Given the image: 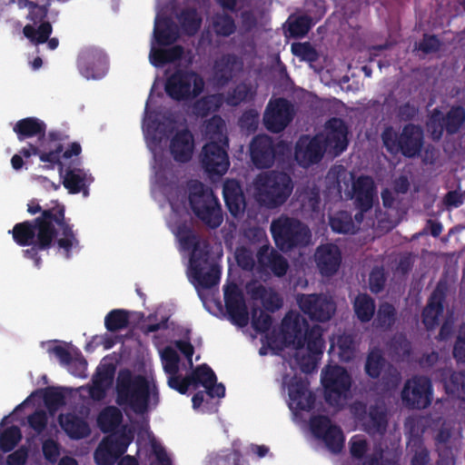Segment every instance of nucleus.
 I'll use <instances>...</instances> for the list:
<instances>
[{
	"label": "nucleus",
	"instance_id": "cd10ccee",
	"mask_svg": "<svg viewBox=\"0 0 465 465\" xmlns=\"http://www.w3.org/2000/svg\"><path fill=\"white\" fill-rule=\"evenodd\" d=\"M82 152V147L79 143H71L66 150L64 151L62 143H57L48 152H42L40 154V161L47 163L45 165L46 169H54L55 165L58 166L59 175H63L64 164L61 162V158L70 159L73 156H78Z\"/></svg>",
	"mask_w": 465,
	"mask_h": 465
},
{
	"label": "nucleus",
	"instance_id": "0e129e2a",
	"mask_svg": "<svg viewBox=\"0 0 465 465\" xmlns=\"http://www.w3.org/2000/svg\"><path fill=\"white\" fill-rule=\"evenodd\" d=\"M115 373V367L113 364H104L96 369L94 375L93 376V381L104 384L109 387L114 380Z\"/></svg>",
	"mask_w": 465,
	"mask_h": 465
},
{
	"label": "nucleus",
	"instance_id": "b1692460",
	"mask_svg": "<svg viewBox=\"0 0 465 465\" xmlns=\"http://www.w3.org/2000/svg\"><path fill=\"white\" fill-rule=\"evenodd\" d=\"M348 134V127L342 119H329L325 124V137L322 139L325 149L332 151L335 155L343 153L349 144Z\"/></svg>",
	"mask_w": 465,
	"mask_h": 465
},
{
	"label": "nucleus",
	"instance_id": "4be33fe9",
	"mask_svg": "<svg viewBox=\"0 0 465 465\" xmlns=\"http://www.w3.org/2000/svg\"><path fill=\"white\" fill-rule=\"evenodd\" d=\"M365 374L372 379L378 380L382 375V383L387 387H394L397 380L396 371L386 360L383 351L373 347L367 353L364 363Z\"/></svg>",
	"mask_w": 465,
	"mask_h": 465
},
{
	"label": "nucleus",
	"instance_id": "393cba45",
	"mask_svg": "<svg viewBox=\"0 0 465 465\" xmlns=\"http://www.w3.org/2000/svg\"><path fill=\"white\" fill-rule=\"evenodd\" d=\"M256 258L259 272H271L276 277H283L287 273L288 261L274 248L269 245L261 246Z\"/></svg>",
	"mask_w": 465,
	"mask_h": 465
},
{
	"label": "nucleus",
	"instance_id": "0eeeda50",
	"mask_svg": "<svg viewBox=\"0 0 465 465\" xmlns=\"http://www.w3.org/2000/svg\"><path fill=\"white\" fill-rule=\"evenodd\" d=\"M381 137L388 153H401L406 158L419 156L424 144L423 130L413 124H405L400 134L392 126H386Z\"/></svg>",
	"mask_w": 465,
	"mask_h": 465
},
{
	"label": "nucleus",
	"instance_id": "7ed1b4c3",
	"mask_svg": "<svg viewBox=\"0 0 465 465\" xmlns=\"http://www.w3.org/2000/svg\"><path fill=\"white\" fill-rule=\"evenodd\" d=\"M118 406L132 410L136 414H143L150 404V383L145 376L133 374L129 369L119 371L115 382Z\"/></svg>",
	"mask_w": 465,
	"mask_h": 465
},
{
	"label": "nucleus",
	"instance_id": "423d86ee",
	"mask_svg": "<svg viewBox=\"0 0 465 465\" xmlns=\"http://www.w3.org/2000/svg\"><path fill=\"white\" fill-rule=\"evenodd\" d=\"M270 231L275 245L283 252L306 246L312 238L310 229L299 219L281 214L271 223Z\"/></svg>",
	"mask_w": 465,
	"mask_h": 465
},
{
	"label": "nucleus",
	"instance_id": "6ab92c4d",
	"mask_svg": "<svg viewBox=\"0 0 465 465\" xmlns=\"http://www.w3.org/2000/svg\"><path fill=\"white\" fill-rule=\"evenodd\" d=\"M108 58L105 53L96 47L82 49L77 57V68L86 79H100L107 72Z\"/></svg>",
	"mask_w": 465,
	"mask_h": 465
},
{
	"label": "nucleus",
	"instance_id": "864d4df0",
	"mask_svg": "<svg viewBox=\"0 0 465 465\" xmlns=\"http://www.w3.org/2000/svg\"><path fill=\"white\" fill-rule=\"evenodd\" d=\"M445 389L449 394L465 400V370L453 371L445 382Z\"/></svg>",
	"mask_w": 465,
	"mask_h": 465
},
{
	"label": "nucleus",
	"instance_id": "c9c22d12",
	"mask_svg": "<svg viewBox=\"0 0 465 465\" xmlns=\"http://www.w3.org/2000/svg\"><path fill=\"white\" fill-rule=\"evenodd\" d=\"M153 34L157 44L163 46L173 45L179 37L178 26L170 17L156 21Z\"/></svg>",
	"mask_w": 465,
	"mask_h": 465
},
{
	"label": "nucleus",
	"instance_id": "f03ea898",
	"mask_svg": "<svg viewBox=\"0 0 465 465\" xmlns=\"http://www.w3.org/2000/svg\"><path fill=\"white\" fill-rule=\"evenodd\" d=\"M179 241L184 251L191 252L189 275L195 287L211 289L217 285L221 278V270L218 265L210 262V243L201 239L191 229L181 232Z\"/></svg>",
	"mask_w": 465,
	"mask_h": 465
},
{
	"label": "nucleus",
	"instance_id": "c85d7f7f",
	"mask_svg": "<svg viewBox=\"0 0 465 465\" xmlns=\"http://www.w3.org/2000/svg\"><path fill=\"white\" fill-rule=\"evenodd\" d=\"M193 151V136L187 129L178 131L170 143V152L173 159L179 163L191 160Z\"/></svg>",
	"mask_w": 465,
	"mask_h": 465
},
{
	"label": "nucleus",
	"instance_id": "2eb2a0df",
	"mask_svg": "<svg viewBox=\"0 0 465 465\" xmlns=\"http://www.w3.org/2000/svg\"><path fill=\"white\" fill-rule=\"evenodd\" d=\"M32 5L26 16L31 24L25 25L23 34L33 45H39L45 44L53 32L52 24L46 20L50 4Z\"/></svg>",
	"mask_w": 465,
	"mask_h": 465
},
{
	"label": "nucleus",
	"instance_id": "a18cd8bd",
	"mask_svg": "<svg viewBox=\"0 0 465 465\" xmlns=\"http://www.w3.org/2000/svg\"><path fill=\"white\" fill-rule=\"evenodd\" d=\"M48 352L55 355V357L59 360L60 363L63 365H76L77 371H72V373H74V375H80L81 372L84 371L86 369L87 362L84 358L76 359L74 361L70 351L61 345H55L54 347L49 348Z\"/></svg>",
	"mask_w": 465,
	"mask_h": 465
},
{
	"label": "nucleus",
	"instance_id": "774afa93",
	"mask_svg": "<svg viewBox=\"0 0 465 465\" xmlns=\"http://www.w3.org/2000/svg\"><path fill=\"white\" fill-rule=\"evenodd\" d=\"M453 357L458 362H465V325H462L459 330L453 347Z\"/></svg>",
	"mask_w": 465,
	"mask_h": 465
},
{
	"label": "nucleus",
	"instance_id": "49530a36",
	"mask_svg": "<svg viewBox=\"0 0 465 465\" xmlns=\"http://www.w3.org/2000/svg\"><path fill=\"white\" fill-rule=\"evenodd\" d=\"M411 458L410 465H430V453L421 438H413L409 442Z\"/></svg>",
	"mask_w": 465,
	"mask_h": 465
},
{
	"label": "nucleus",
	"instance_id": "4c0bfd02",
	"mask_svg": "<svg viewBox=\"0 0 465 465\" xmlns=\"http://www.w3.org/2000/svg\"><path fill=\"white\" fill-rule=\"evenodd\" d=\"M123 421V414L115 406L104 408L97 416V425L102 432H114Z\"/></svg>",
	"mask_w": 465,
	"mask_h": 465
},
{
	"label": "nucleus",
	"instance_id": "09e8293b",
	"mask_svg": "<svg viewBox=\"0 0 465 465\" xmlns=\"http://www.w3.org/2000/svg\"><path fill=\"white\" fill-rule=\"evenodd\" d=\"M192 385H202L205 389L217 381V377L212 368L206 363L201 364L189 374Z\"/></svg>",
	"mask_w": 465,
	"mask_h": 465
},
{
	"label": "nucleus",
	"instance_id": "c756f323",
	"mask_svg": "<svg viewBox=\"0 0 465 465\" xmlns=\"http://www.w3.org/2000/svg\"><path fill=\"white\" fill-rule=\"evenodd\" d=\"M223 195L230 213L236 217L245 207V197L240 183L235 179H228L223 186Z\"/></svg>",
	"mask_w": 465,
	"mask_h": 465
},
{
	"label": "nucleus",
	"instance_id": "7c9ffc66",
	"mask_svg": "<svg viewBox=\"0 0 465 465\" xmlns=\"http://www.w3.org/2000/svg\"><path fill=\"white\" fill-rule=\"evenodd\" d=\"M445 293L437 288L430 295L426 307L422 311V322L428 331L439 325L440 317L443 313Z\"/></svg>",
	"mask_w": 465,
	"mask_h": 465
},
{
	"label": "nucleus",
	"instance_id": "c03bdc74",
	"mask_svg": "<svg viewBox=\"0 0 465 465\" xmlns=\"http://www.w3.org/2000/svg\"><path fill=\"white\" fill-rule=\"evenodd\" d=\"M130 323L129 312L124 309H114L104 318V326L107 331L116 332L126 329Z\"/></svg>",
	"mask_w": 465,
	"mask_h": 465
},
{
	"label": "nucleus",
	"instance_id": "e2e57ef3",
	"mask_svg": "<svg viewBox=\"0 0 465 465\" xmlns=\"http://www.w3.org/2000/svg\"><path fill=\"white\" fill-rule=\"evenodd\" d=\"M162 359L163 370L169 376L178 373L180 358L174 349L166 347L162 353Z\"/></svg>",
	"mask_w": 465,
	"mask_h": 465
},
{
	"label": "nucleus",
	"instance_id": "680f3d73",
	"mask_svg": "<svg viewBox=\"0 0 465 465\" xmlns=\"http://www.w3.org/2000/svg\"><path fill=\"white\" fill-rule=\"evenodd\" d=\"M387 282V275L382 266H375L369 274L370 291L378 294L384 290Z\"/></svg>",
	"mask_w": 465,
	"mask_h": 465
},
{
	"label": "nucleus",
	"instance_id": "dca6fc26",
	"mask_svg": "<svg viewBox=\"0 0 465 465\" xmlns=\"http://www.w3.org/2000/svg\"><path fill=\"white\" fill-rule=\"evenodd\" d=\"M228 147L216 141H209L203 146L199 159L203 169L210 176H223L227 173L230 167Z\"/></svg>",
	"mask_w": 465,
	"mask_h": 465
},
{
	"label": "nucleus",
	"instance_id": "72a5a7b5",
	"mask_svg": "<svg viewBox=\"0 0 465 465\" xmlns=\"http://www.w3.org/2000/svg\"><path fill=\"white\" fill-rule=\"evenodd\" d=\"M60 177L63 179V185L70 193L76 194L80 192L85 193L87 192L88 174L84 169L64 167L63 175Z\"/></svg>",
	"mask_w": 465,
	"mask_h": 465
},
{
	"label": "nucleus",
	"instance_id": "f257e3e1",
	"mask_svg": "<svg viewBox=\"0 0 465 465\" xmlns=\"http://www.w3.org/2000/svg\"><path fill=\"white\" fill-rule=\"evenodd\" d=\"M27 212L40 215L15 224L10 232L17 245L30 246L22 251L23 256L32 260L36 268L42 266L40 252H48L54 247L68 260L73 250L80 249L74 225L65 217V206L58 200L41 206L36 199H33L27 203Z\"/></svg>",
	"mask_w": 465,
	"mask_h": 465
},
{
	"label": "nucleus",
	"instance_id": "9b49d317",
	"mask_svg": "<svg viewBox=\"0 0 465 465\" xmlns=\"http://www.w3.org/2000/svg\"><path fill=\"white\" fill-rule=\"evenodd\" d=\"M325 401L332 407H342L351 387V377L344 367H329L322 375Z\"/></svg>",
	"mask_w": 465,
	"mask_h": 465
},
{
	"label": "nucleus",
	"instance_id": "bf43d9fd",
	"mask_svg": "<svg viewBox=\"0 0 465 465\" xmlns=\"http://www.w3.org/2000/svg\"><path fill=\"white\" fill-rule=\"evenodd\" d=\"M104 447L107 448L114 455L120 458L127 450L129 441L126 440L124 435L111 434L104 438L101 441Z\"/></svg>",
	"mask_w": 465,
	"mask_h": 465
},
{
	"label": "nucleus",
	"instance_id": "a878e982",
	"mask_svg": "<svg viewBox=\"0 0 465 465\" xmlns=\"http://www.w3.org/2000/svg\"><path fill=\"white\" fill-rule=\"evenodd\" d=\"M224 303L231 322L239 327H245L249 322V312L236 285L224 289Z\"/></svg>",
	"mask_w": 465,
	"mask_h": 465
},
{
	"label": "nucleus",
	"instance_id": "a19ab883",
	"mask_svg": "<svg viewBox=\"0 0 465 465\" xmlns=\"http://www.w3.org/2000/svg\"><path fill=\"white\" fill-rule=\"evenodd\" d=\"M375 301L367 293H359L353 302V310L361 322H369L375 313Z\"/></svg>",
	"mask_w": 465,
	"mask_h": 465
},
{
	"label": "nucleus",
	"instance_id": "f3484780",
	"mask_svg": "<svg viewBox=\"0 0 465 465\" xmlns=\"http://www.w3.org/2000/svg\"><path fill=\"white\" fill-rule=\"evenodd\" d=\"M310 425L313 435L322 440L331 452L338 454L342 450L345 441L343 431L340 426L332 424L328 416L313 417Z\"/></svg>",
	"mask_w": 465,
	"mask_h": 465
},
{
	"label": "nucleus",
	"instance_id": "a211bd4d",
	"mask_svg": "<svg viewBox=\"0 0 465 465\" xmlns=\"http://www.w3.org/2000/svg\"><path fill=\"white\" fill-rule=\"evenodd\" d=\"M465 123V109L460 105L452 106L446 114L435 109L431 115L430 131L433 139L440 140L443 133L452 135L460 132Z\"/></svg>",
	"mask_w": 465,
	"mask_h": 465
},
{
	"label": "nucleus",
	"instance_id": "052dcab7",
	"mask_svg": "<svg viewBox=\"0 0 465 465\" xmlns=\"http://www.w3.org/2000/svg\"><path fill=\"white\" fill-rule=\"evenodd\" d=\"M252 314V326L257 332L265 333L271 329L272 318L265 311L254 308Z\"/></svg>",
	"mask_w": 465,
	"mask_h": 465
},
{
	"label": "nucleus",
	"instance_id": "5fc2aeb1",
	"mask_svg": "<svg viewBox=\"0 0 465 465\" xmlns=\"http://www.w3.org/2000/svg\"><path fill=\"white\" fill-rule=\"evenodd\" d=\"M22 433L20 429L15 426H10L4 430L0 434V451L7 453L11 451L21 440Z\"/></svg>",
	"mask_w": 465,
	"mask_h": 465
},
{
	"label": "nucleus",
	"instance_id": "2f4dec72",
	"mask_svg": "<svg viewBox=\"0 0 465 465\" xmlns=\"http://www.w3.org/2000/svg\"><path fill=\"white\" fill-rule=\"evenodd\" d=\"M58 420L61 428L71 439H84L89 436L91 432L87 421L75 413L68 412L65 414H60Z\"/></svg>",
	"mask_w": 465,
	"mask_h": 465
},
{
	"label": "nucleus",
	"instance_id": "e433bc0d",
	"mask_svg": "<svg viewBox=\"0 0 465 465\" xmlns=\"http://www.w3.org/2000/svg\"><path fill=\"white\" fill-rule=\"evenodd\" d=\"M237 57L227 54L216 61L214 65V79L218 85L224 86L233 78Z\"/></svg>",
	"mask_w": 465,
	"mask_h": 465
},
{
	"label": "nucleus",
	"instance_id": "69168bd1",
	"mask_svg": "<svg viewBox=\"0 0 465 465\" xmlns=\"http://www.w3.org/2000/svg\"><path fill=\"white\" fill-rule=\"evenodd\" d=\"M27 421L36 434H41L46 429L48 418L44 411L38 410L28 416Z\"/></svg>",
	"mask_w": 465,
	"mask_h": 465
},
{
	"label": "nucleus",
	"instance_id": "aec40b11",
	"mask_svg": "<svg viewBox=\"0 0 465 465\" xmlns=\"http://www.w3.org/2000/svg\"><path fill=\"white\" fill-rule=\"evenodd\" d=\"M294 117L293 105L285 98L271 100L264 112L265 127L272 133L283 131Z\"/></svg>",
	"mask_w": 465,
	"mask_h": 465
},
{
	"label": "nucleus",
	"instance_id": "603ef678",
	"mask_svg": "<svg viewBox=\"0 0 465 465\" xmlns=\"http://www.w3.org/2000/svg\"><path fill=\"white\" fill-rule=\"evenodd\" d=\"M252 96L251 86L247 84L241 83L225 94L224 102L230 106H237L252 99Z\"/></svg>",
	"mask_w": 465,
	"mask_h": 465
},
{
	"label": "nucleus",
	"instance_id": "6e6d98bb",
	"mask_svg": "<svg viewBox=\"0 0 465 465\" xmlns=\"http://www.w3.org/2000/svg\"><path fill=\"white\" fill-rule=\"evenodd\" d=\"M220 107V99L216 95H207L197 100L193 106L196 115L206 117L212 112H215Z\"/></svg>",
	"mask_w": 465,
	"mask_h": 465
},
{
	"label": "nucleus",
	"instance_id": "3c124183",
	"mask_svg": "<svg viewBox=\"0 0 465 465\" xmlns=\"http://www.w3.org/2000/svg\"><path fill=\"white\" fill-rule=\"evenodd\" d=\"M43 401L50 412L58 411L65 405V395L60 388L46 387L43 390Z\"/></svg>",
	"mask_w": 465,
	"mask_h": 465
},
{
	"label": "nucleus",
	"instance_id": "1a4fd4ad",
	"mask_svg": "<svg viewBox=\"0 0 465 465\" xmlns=\"http://www.w3.org/2000/svg\"><path fill=\"white\" fill-rule=\"evenodd\" d=\"M349 181H352L351 198L354 200L355 207L360 211L362 217L364 213L370 211L373 206L374 197L376 196V186L373 179L368 175H360L354 179V175L342 166L331 168L328 173V177L333 178L335 187L341 193L342 190L341 181H345L347 176Z\"/></svg>",
	"mask_w": 465,
	"mask_h": 465
},
{
	"label": "nucleus",
	"instance_id": "5701e85b",
	"mask_svg": "<svg viewBox=\"0 0 465 465\" xmlns=\"http://www.w3.org/2000/svg\"><path fill=\"white\" fill-rule=\"evenodd\" d=\"M325 151L321 137L316 135L311 138L308 135H302L296 143L294 158L301 166L309 167L319 163Z\"/></svg>",
	"mask_w": 465,
	"mask_h": 465
},
{
	"label": "nucleus",
	"instance_id": "9d476101",
	"mask_svg": "<svg viewBox=\"0 0 465 465\" xmlns=\"http://www.w3.org/2000/svg\"><path fill=\"white\" fill-rule=\"evenodd\" d=\"M204 89V80L193 70L176 69L166 79L164 90L174 101H187L198 97Z\"/></svg>",
	"mask_w": 465,
	"mask_h": 465
},
{
	"label": "nucleus",
	"instance_id": "13d9d810",
	"mask_svg": "<svg viewBox=\"0 0 465 465\" xmlns=\"http://www.w3.org/2000/svg\"><path fill=\"white\" fill-rule=\"evenodd\" d=\"M291 50L292 54L300 58L302 61L313 63L319 58L318 52L310 42L292 43Z\"/></svg>",
	"mask_w": 465,
	"mask_h": 465
},
{
	"label": "nucleus",
	"instance_id": "4468645a",
	"mask_svg": "<svg viewBox=\"0 0 465 465\" xmlns=\"http://www.w3.org/2000/svg\"><path fill=\"white\" fill-rule=\"evenodd\" d=\"M432 394L430 380L426 376L416 375L405 382L401 399L408 408L423 410L431 404Z\"/></svg>",
	"mask_w": 465,
	"mask_h": 465
},
{
	"label": "nucleus",
	"instance_id": "de8ad7c7",
	"mask_svg": "<svg viewBox=\"0 0 465 465\" xmlns=\"http://www.w3.org/2000/svg\"><path fill=\"white\" fill-rule=\"evenodd\" d=\"M397 312L395 307L389 302H382L380 304L377 316L375 319V325L377 328L382 330H390L396 322Z\"/></svg>",
	"mask_w": 465,
	"mask_h": 465
},
{
	"label": "nucleus",
	"instance_id": "338daca9",
	"mask_svg": "<svg viewBox=\"0 0 465 465\" xmlns=\"http://www.w3.org/2000/svg\"><path fill=\"white\" fill-rule=\"evenodd\" d=\"M119 458L100 442L94 451V460L97 465H114Z\"/></svg>",
	"mask_w": 465,
	"mask_h": 465
},
{
	"label": "nucleus",
	"instance_id": "37998d69",
	"mask_svg": "<svg viewBox=\"0 0 465 465\" xmlns=\"http://www.w3.org/2000/svg\"><path fill=\"white\" fill-rule=\"evenodd\" d=\"M225 130V122L220 115L212 116L205 124V134L210 141H216L220 144L229 146Z\"/></svg>",
	"mask_w": 465,
	"mask_h": 465
},
{
	"label": "nucleus",
	"instance_id": "bb28decb",
	"mask_svg": "<svg viewBox=\"0 0 465 465\" xmlns=\"http://www.w3.org/2000/svg\"><path fill=\"white\" fill-rule=\"evenodd\" d=\"M315 263L322 276L334 275L341 263V252L333 243L321 244L316 248L314 254Z\"/></svg>",
	"mask_w": 465,
	"mask_h": 465
},
{
	"label": "nucleus",
	"instance_id": "f8f14e48",
	"mask_svg": "<svg viewBox=\"0 0 465 465\" xmlns=\"http://www.w3.org/2000/svg\"><path fill=\"white\" fill-rule=\"evenodd\" d=\"M350 411L354 420L369 434H384L388 427V415L384 405L373 404L369 408L361 401H353Z\"/></svg>",
	"mask_w": 465,
	"mask_h": 465
},
{
	"label": "nucleus",
	"instance_id": "f704fd0d",
	"mask_svg": "<svg viewBox=\"0 0 465 465\" xmlns=\"http://www.w3.org/2000/svg\"><path fill=\"white\" fill-rule=\"evenodd\" d=\"M13 131L16 134L19 141H24L35 136L44 137L45 135L46 125L38 118L26 117L17 121Z\"/></svg>",
	"mask_w": 465,
	"mask_h": 465
},
{
	"label": "nucleus",
	"instance_id": "6e6552de",
	"mask_svg": "<svg viewBox=\"0 0 465 465\" xmlns=\"http://www.w3.org/2000/svg\"><path fill=\"white\" fill-rule=\"evenodd\" d=\"M189 203L195 216L207 227L218 228L223 221V211L218 199L200 181L189 184Z\"/></svg>",
	"mask_w": 465,
	"mask_h": 465
},
{
	"label": "nucleus",
	"instance_id": "412c9836",
	"mask_svg": "<svg viewBox=\"0 0 465 465\" xmlns=\"http://www.w3.org/2000/svg\"><path fill=\"white\" fill-rule=\"evenodd\" d=\"M297 304L301 311L312 321L324 322L329 321L335 312V304L322 294H298Z\"/></svg>",
	"mask_w": 465,
	"mask_h": 465
},
{
	"label": "nucleus",
	"instance_id": "20e7f679",
	"mask_svg": "<svg viewBox=\"0 0 465 465\" xmlns=\"http://www.w3.org/2000/svg\"><path fill=\"white\" fill-rule=\"evenodd\" d=\"M282 332L284 341L297 350L304 348L309 353L321 355L323 352L324 341L322 330L319 325L309 327V323L299 312H289L282 322Z\"/></svg>",
	"mask_w": 465,
	"mask_h": 465
},
{
	"label": "nucleus",
	"instance_id": "8fccbe9b",
	"mask_svg": "<svg viewBox=\"0 0 465 465\" xmlns=\"http://www.w3.org/2000/svg\"><path fill=\"white\" fill-rule=\"evenodd\" d=\"M312 26V18L308 15H298L294 18L290 17L288 23V31L292 37L302 38L305 36Z\"/></svg>",
	"mask_w": 465,
	"mask_h": 465
},
{
	"label": "nucleus",
	"instance_id": "ddd939ff",
	"mask_svg": "<svg viewBox=\"0 0 465 465\" xmlns=\"http://www.w3.org/2000/svg\"><path fill=\"white\" fill-rule=\"evenodd\" d=\"M286 148L283 141L275 142L268 134H257L250 143V157L256 168L267 169L284 154Z\"/></svg>",
	"mask_w": 465,
	"mask_h": 465
},
{
	"label": "nucleus",
	"instance_id": "4d7b16f0",
	"mask_svg": "<svg viewBox=\"0 0 465 465\" xmlns=\"http://www.w3.org/2000/svg\"><path fill=\"white\" fill-rule=\"evenodd\" d=\"M213 28L217 35L228 37L235 33L234 19L228 14L217 15L213 20Z\"/></svg>",
	"mask_w": 465,
	"mask_h": 465
},
{
	"label": "nucleus",
	"instance_id": "ea45409f",
	"mask_svg": "<svg viewBox=\"0 0 465 465\" xmlns=\"http://www.w3.org/2000/svg\"><path fill=\"white\" fill-rule=\"evenodd\" d=\"M184 35H195L201 28L203 18L195 8H184L177 16Z\"/></svg>",
	"mask_w": 465,
	"mask_h": 465
},
{
	"label": "nucleus",
	"instance_id": "58836bf2",
	"mask_svg": "<svg viewBox=\"0 0 465 465\" xmlns=\"http://www.w3.org/2000/svg\"><path fill=\"white\" fill-rule=\"evenodd\" d=\"M183 54V47L182 45H174L167 49H152L150 52V61L153 66L162 67L180 60Z\"/></svg>",
	"mask_w": 465,
	"mask_h": 465
},
{
	"label": "nucleus",
	"instance_id": "473e14b6",
	"mask_svg": "<svg viewBox=\"0 0 465 465\" xmlns=\"http://www.w3.org/2000/svg\"><path fill=\"white\" fill-rule=\"evenodd\" d=\"M248 292L253 300L261 301L265 311L275 312L283 305L281 295L272 288L258 284L248 288Z\"/></svg>",
	"mask_w": 465,
	"mask_h": 465
},
{
	"label": "nucleus",
	"instance_id": "39448f33",
	"mask_svg": "<svg viewBox=\"0 0 465 465\" xmlns=\"http://www.w3.org/2000/svg\"><path fill=\"white\" fill-rule=\"evenodd\" d=\"M255 189L257 201L269 209H274L288 200L292 193L293 183L286 173L270 171L258 175Z\"/></svg>",
	"mask_w": 465,
	"mask_h": 465
},
{
	"label": "nucleus",
	"instance_id": "79ce46f5",
	"mask_svg": "<svg viewBox=\"0 0 465 465\" xmlns=\"http://www.w3.org/2000/svg\"><path fill=\"white\" fill-rule=\"evenodd\" d=\"M329 225L336 233L353 234L356 231L352 216L347 211H339L330 216Z\"/></svg>",
	"mask_w": 465,
	"mask_h": 465
}]
</instances>
